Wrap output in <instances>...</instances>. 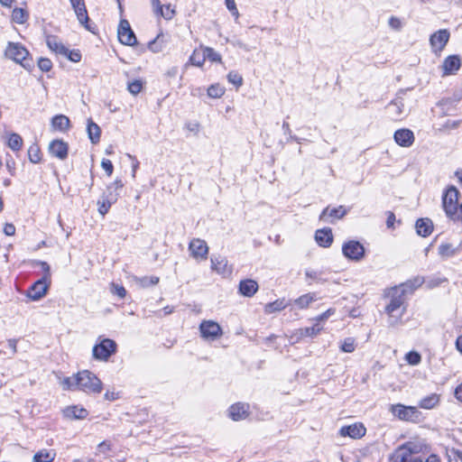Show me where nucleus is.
Listing matches in <instances>:
<instances>
[{
	"label": "nucleus",
	"mask_w": 462,
	"mask_h": 462,
	"mask_svg": "<svg viewBox=\"0 0 462 462\" xmlns=\"http://www.w3.org/2000/svg\"><path fill=\"white\" fill-rule=\"evenodd\" d=\"M226 8L236 17L238 16V11L236 6L235 0H226Z\"/></svg>",
	"instance_id": "13d9d810"
},
{
	"label": "nucleus",
	"mask_w": 462,
	"mask_h": 462,
	"mask_svg": "<svg viewBox=\"0 0 462 462\" xmlns=\"http://www.w3.org/2000/svg\"><path fill=\"white\" fill-rule=\"evenodd\" d=\"M249 405L244 402H237L233 404L229 410V417L233 420H245L249 415Z\"/></svg>",
	"instance_id": "dca6fc26"
},
{
	"label": "nucleus",
	"mask_w": 462,
	"mask_h": 462,
	"mask_svg": "<svg viewBox=\"0 0 462 462\" xmlns=\"http://www.w3.org/2000/svg\"><path fill=\"white\" fill-rule=\"evenodd\" d=\"M341 351L345 353H352L356 349L355 339L352 337L346 338L340 346Z\"/></svg>",
	"instance_id": "a18cd8bd"
},
{
	"label": "nucleus",
	"mask_w": 462,
	"mask_h": 462,
	"mask_svg": "<svg viewBox=\"0 0 462 462\" xmlns=\"http://www.w3.org/2000/svg\"><path fill=\"white\" fill-rule=\"evenodd\" d=\"M455 397L462 402V383L455 390Z\"/></svg>",
	"instance_id": "774afa93"
},
{
	"label": "nucleus",
	"mask_w": 462,
	"mask_h": 462,
	"mask_svg": "<svg viewBox=\"0 0 462 462\" xmlns=\"http://www.w3.org/2000/svg\"><path fill=\"white\" fill-rule=\"evenodd\" d=\"M225 94V88L219 84L211 85L208 88V95L212 98H219Z\"/></svg>",
	"instance_id": "ea45409f"
},
{
	"label": "nucleus",
	"mask_w": 462,
	"mask_h": 462,
	"mask_svg": "<svg viewBox=\"0 0 462 462\" xmlns=\"http://www.w3.org/2000/svg\"><path fill=\"white\" fill-rule=\"evenodd\" d=\"M46 43L50 50L57 54L62 55L67 51V47L55 35L47 36Z\"/></svg>",
	"instance_id": "a878e982"
},
{
	"label": "nucleus",
	"mask_w": 462,
	"mask_h": 462,
	"mask_svg": "<svg viewBox=\"0 0 462 462\" xmlns=\"http://www.w3.org/2000/svg\"><path fill=\"white\" fill-rule=\"evenodd\" d=\"M458 198L459 191L454 186H449L442 196V206L447 217L454 221H458Z\"/></svg>",
	"instance_id": "f03ea898"
},
{
	"label": "nucleus",
	"mask_w": 462,
	"mask_h": 462,
	"mask_svg": "<svg viewBox=\"0 0 462 462\" xmlns=\"http://www.w3.org/2000/svg\"><path fill=\"white\" fill-rule=\"evenodd\" d=\"M35 264L42 267V271L45 273V275L42 279L35 282L27 290L26 296L32 300H39L43 296H45L48 290L46 280L48 277H50V265L46 262L42 261L35 262Z\"/></svg>",
	"instance_id": "7ed1b4c3"
},
{
	"label": "nucleus",
	"mask_w": 462,
	"mask_h": 462,
	"mask_svg": "<svg viewBox=\"0 0 462 462\" xmlns=\"http://www.w3.org/2000/svg\"><path fill=\"white\" fill-rule=\"evenodd\" d=\"M87 132L92 143L97 144L99 143L101 129L98 125L94 123L90 118L88 120Z\"/></svg>",
	"instance_id": "c85d7f7f"
},
{
	"label": "nucleus",
	"mask_w": 462,
	"mask_h": 462,
	"mask_svg": "<svg viewBox=\"0 0 462 462\" xmlns=\"http://www.w3.org/2000/svg\"><path fill=\"white\" fill-rule=\"evenodd\" d=\"M17 339L11 338L6 342L7 346L12 350V354L14 355L17 352Z\"/></svg>",
	"instance_id": "0e129e2a"
},
{
	"label": "nucleus",
	"mask_w": 462,
	"mask_h": 462,
	"mask_svg": "<svg viewBox=\"0 0 462 462\" xmlns=\"http://www.w3.org/2000/svg\"><path fill=\"white\" fill-rule=\"evenodd\" d=\"M28 158L32 163H39L41 162V150L37 144H32L29 147Z\"/></svg>",
	"instance_id": "4c0bfd02"
},
{
	"label": "nucleus",
	"mask_w": 462,
	"mask_h": 462,
	"mask_svg": "<svg viewBox=\"0 0 462 462\" xmlns=\"http://www.w3.org/2000/svg\"><path fill=\"white\" fill-rule=\"evenodd\" d=\"M112 292L113 294L117 295L121 299L125 298L126 295V290L125 289V287L116 283H112Z\"/></svg>",
	"instance_id": "864d4df0"
},
{
	"label": "nucleus",
	"mask_w": 462,
	"mask_h": 462,
	"mask_svg": "<svg viewBox=\"0 0 462 462\" xmlns=\"http://www.w3.org/2000/svg\"><path fill=\"white\" fill-rule=\"evenodd\" d=\"M227 79L231 84L235 85L236 88L241 87L243 84V78L236 71H230L227 74Z\"/></svg>",
	"instance_id": "49530a36"
},
{
	"label": "nucleus",
	"mask_w": 462,
	"mask_h": 462,
	"mask_svg": "<svg viewBox=\"0 0 462 462\" xmlns=\"http://www.w3.org/2000/svg\"><path fill=\"white\" fill-rule=\"evenodd\" d=\"M323 272L322 271H314L310 269H307L305 271V275L307 278L311 279L317 282H325L327 279H324L322 277Z\"/></svg>",
	"instance_id": "a19ab883"
},
{
	"label": "nucleus",
	"mask_w": 462,
	"mask_h": 462,
	"mask_svg": "<svg viewBox=\"0 0 462 462\" xmlns=\"http://www.w3.org/2000/svg\"><path fill=\"white\" fill-rule=\"evenodd\" d=\"M61 385L63 390L82 391L90 395H98L103 390L101 380L88 370H82L72 376L65 377Z\"/></svg>",
	"instance_id": "f257e3e1"
},
{
	"label": "nucleus",
	"mask_w": 462,
	"mask_h": 462,
	"mask_svg": "<svg viewBox=\"0 0 462 462\" xmlns=\"http://www.w3.org/2000/svg\"><path fill=\"white\" fill-rule=\"evenodd\" d=\"M395 221V215L392 211L387 212L386 226L391 228L393 226Z\"/></svg>",
	"instance_id": "69168bd1"
},
{
	"label": "nucleus",
	"mask_w": 462,
	"mask_h": 462,
	"mask_svg": "<svg viewBox=\"0 0 462 462\" xmlns=\"http://www.w3.org/2000/svg\"><path fill=\"white\" fill-rule=\"evenodd\" d=\"M389 26L392 27L393 29L394 30H401L402 28V22L399 18L395 17V16H392L390 19H389Z\"/></svg>",
	"instance_id": "4d7b16f0"
},
{
	"label": "nucleus",
	"mask_w": 462,
	"mask_h": 462,
	"mask_svg": "<svg viewBox=\"0 0 462 462\" xmlns=\"http://www.w3.org/2000/svg\"><path fill=\"white\" fill-rule=\"evenodd\" d=\"M364 245L356 240H350L343 244L342 254L343 255L352 261L359 262L365 257Z\"/></svg>",
	"instance_id": "0eeeda50"
},
{
	"label": "nucleus",
	"mask_w": 462,
	"mask_h": 462,
	"mask_svg": "<svg viewBox=\"0 0 462 462\" xmlns=\"http://www.w3.org/2000/svg\"><path fill=\"white\" fill-rule=\"evenodd\" d=\"M29 18L28 12L23 8H14L12 13V20L15 23L23 24Z\"/></svg>",
	"instance_id": "72a5a7b5"
},
{
	"label": "nucleus",
	"mask_w": 462,
	"mask_h": 462,
	"mask_svg": "<svg viewBox=\"0 0 462 462\" xmlns=\"http://www.w3.org/2000/svg\"><path fill=\"white\" fill-rule=\"evenodd\" d=\"M459 252L458 247H454L453 245L446 243L441 244L439 246V254L443 259H448L449 257H452L456 255Z\"/></svg>",
	"instance_id": "7c9ffc66"
},
{
	"label": "nucleus",
	"mask_w": 462,
	"mask_h": 462,
	"mask_svg": "<svg viewBox=\"0 0 462 462\" xmlns=\"http://www.w3.org/2000/svg\"><path fill=\"white\" fill-rule=\"evenodd\" d=\"M289 304V301H287L284 298L278 299L273 302L267 303L264 306V312L267 314H272L276 311H281L284 310Z\"/></svg>",
	"instance_id": "c756f323"
},
{
	"label": "nucleus",
	"mask_w": 462,
	"mask_h": 462,
	"mask_svg": "<svg viewBox=\"0 0 462 462\" xmlns=\"http://www.w3.org/2000/svg\"><path fill=\"white\" fill-rule=\"evenodd\" d=\"M119 197V193L115 194H103L101 199L97 201L98 212L101 215H106L112 204L116 203Z\"/></svg>",
	"instance_id": "4be33fe9"
},
{
	"label": "nucleus",
	"mask_w": 462,
	"mask_h": 462,
	"mask_svg": "<svg viewBox=\"0 0 462 462\" xmlns=\"http://www.w3.org/2000/svg\"><path fill=\"white\" fill-rule=\"evenodd\" d=\"M461 67V60L458 55H450L447 57L442 64L443 74H455Z\"/></svg>",
	"instance_id": "a211bd4d"
},
{
	"label": "nucleus",
	"mask_w": 462,
	"mask_h": 462,
	"mask_svg": "<svg viewBox=\"0 0 462 462\" xmlns=\"http://www.w3.org/2000/svg\"><path fill=\"white\" fill-rule=\"evenodd\" d=\"M315 240L322 247H329L333 242L332 230L329 227L319 229L315 233Z\"/></svg>",
	"instance_id": "412c9836"
},
{
	"label": "nucleus",
	"mask_w": 462,
	"mask_h": 462,
	"mask_svg": "<svg viewBox=\"0 0 462 462\" xmlns=\"http://www.w3.org/2000/svg\"><path fill=\"white\" fill-rule=\"evenodd\" d=\"M63 414L68 419H84L88 416V412L84 408L69 406L63 410Z\"/></svg>",
	"instance_id": "cd10ccee"
},
{
	"label": "nucleus",
	"mask_w": 462,
	"mask_h": 462,
	"mask_svg": "<svg viewBox=\"0 0 462 462\" xmlns=\"http://www.w3.org/2000/svg\"><path fill=\"white\" fill-rule=\"evenodd\" d=\"M189 61L190 62V64H192L194 66H198V67L202 66L205 61L203 53L200 55L197 51H195L189 57Z\"/></svg>",
	"instance_id": "603ef678"
},
{
	"label": "nucleus",
	"mask_w": 462,
	"mask_h": 462,
	"mask_svg": "<svg viewBox=\"0 0 462 462\" xmlns=\"http://www.w3.org/2000/svg\"><path fill=\"white\" fill-rule=\"evenodd\" d=\"M424 282V278L421 276H417L411 280L407 281L406 282L400 285L399 288L405 289L407 292H412L417 288L420 287Z\"/></svg>",
	"instance_id": "473e14b6"
},
{
	"label": "nucleus",
	"mask_w": 462,
	"mask_h": 462,
	"mask_svg": "<svg viewBox=\"0 0 462 462\" xmlns=\"http://www.w3.org/2000/svg\"><path fill=\"white\" fill-rule=\"evenodd\" d=\"M390 462H423L407 444L399 447L390 457Z\"/></svg>",
	"instance_id": "1a4fd4ad"
},
{
	"label": "nucleus",
	"mask_w": 462,
	"mask_h": 462,
	"mask_svg": "<svg viewBox=\"0 0 462 462\" xmlns=\"http://www.w3.org/2000/svg\"><path fill=\"white\" fill-rule=\"evenodd\" d=\"M322 330V327L316 323L312 327L305 328L301 329V336L313 337L318 335Z\"/></svg>",
	"instance_id": "c03bdc74"
},
{
	"label": "nucleus",
	"mask_w": 462,
	"mask_h": 462,
	"mask_svg": "<svg viewBox=\"0 0 462 462\" xmlns=\"http://www.w3.org/2000/svg\"><path fill=\"white\" fill-rule=\"evenodd\" d=\"M450 33L447 29H441L430 35V43L434 53H439L447 45Z\"/></svg>",
	"instance_id": "f8f14e48"
},
{
	"label": "nucleus",
	"mask_w": 462,
	"mask_h": 462,
	"mask_svg": "<svg viewBox=\"0 0 462 462\" xmlns=\"http://www.w3.org/2000/svg\"><path fill=\"white\" fill-rule=\"evenodd\" d=\"M55 453L47 450H41L33 456V462H52Z\"/></svg>",
	"instance_id": "e433bc0d"
},
{
	"label": "nucleus",
	"mask_w": 462,
	"mask_h": 462,
	"mask_svg": "<svg viewBox=\"0 0 462 462\" xmlns=\"http://www.w3.org/2000/svg\"><path fill=\"white\" fill-rule=\"evenodd\" d=\"M212 269L220 274H227L231 273V269L227 265V260L225 257H211Z\"/></svg>",
	"instance_id": "393cba45"
},
{
	"label": "nucleus",
	"mask_w": 462,
	"mask_h": 462,
	"mask_svg": "<svg viewBox=\"0 0 462 462\" xmlns=\"http://www.w3.org/2000/svg\"><path fill=\"white\" fill-rule=\"evenodd\" d=\"M393 138L396 143L402 147H411L415 139L413 132L407 128L395 131Z\"/></svg>",
	"instance_id": "4468645a"
},
{
	"label": "nucleus",
	"mask_w": 462,
	"mask_h": 462,
	"mask_svg": "<svg viewBox=\"0 0 462 462\" xmlns=\"http://www.w3.org/2000/svg\"><path fill=\"white\" fill-rule=\"evenodd\" d=\"M405 359L411 365H419L421 361L420 355L416 351H411L406 354Z\"/></svg>",
	"instance_id": "8fccbe9b"
},
{
	"label": "nucleus",
	"mask_w": 462,
	"mask_h": 462,
	"mask_svg": "<svg viewBox=\"0 0 462 462\" xmlns=\"http://www.w3.org/2000/svg\"><path fill=\"white\" fill-rule=\"evenodd\" d=\"M315 300L316 298L314 293H307L296 299L294 300V304L297 305L300 309H305L309 307V305Z\"/></svg>",
	"instance_id": "f704fd0d"
},
{
	"label": "nucleus",
	"mask_w": 462,
	"mask_h": 462,
	"mask_svg": "<svg viewBox=\"0 0 462 462\" xmlns=\"http://www.w3.org/2000/svg\"><path fill=\"white\" fill-rule=\"evenodd\" d=\"M50 153L60 160H65L68 157L69 145L62 140H53L49 145Z\"/></svg>",
	"instance_id": "ddd939ff"
},
{
	"label": "nucleus",
	"mask_w": 462,
	"mask_h": 462,
	"mask_svg": "<svg viewBox=\"0 0 462 462\" xmlns=\"http://www.w3.org/2000/svg\"><path fill=\"white\" fill-rule=\"evenodd\" d=\"M118 40L122 44L134 46L137 44L136 36L127 20L122 19L117 29Z\"/></svg>",
	"instance_id": "6e6552de"
},
{
	"label": "nucleus",
	"mask_w": 462,
	"mask_h": 462,
	"mask_svg": "<svg viewBox=\"0 0 462 462\" xmlns=\"http://www.w3.org/2000/svg\"><path fill=\"white\" fill-rule=\"evenodd\" d=\"M332 314H334V310L332 309H328L327 311L323 312L322 314L319 315L317 318H316V320L317 321H324L326 320L327 319H328V317H330Z\"/></svg>",
	"instance_id": "e2e57ef3"
},
{
	"label": "nucleus",
	"mask_w": 462,
	"mask_h": 462,
	"mask_svg": "<svg viewBox=\"0 0 462 462\" xmlns=\"http://www.w3.org/2000/svg\"><path fill=\"white\" fill-rule=\"evenodd\" d=\"M101 166L105 170V171L107 173L108 176H111L113 173L114 166L110 160L108 159H103L101 162Z\"/></svg>",
	"instance_id": "6e6d98bb"
},
{
	"label": "nucleus",
	"mask_w": 462,
	"mask_h": 462,
	"mask_svg": "<svg viewBox=\"0 0 462 462\" xmlns=\"http://www.w3.org/2000/svg\"><path fill=\"white\" fill-rule=\"evenodd\" d=\"M38 67L43 72H49L52 69V62L48 58H40Z\"/></svg>",
	"instance_id": "3c124183"
},
{
	"label": "nucleus",
	"mask_w": 462,
	"mask_h": 462,
	"mask_svg": "<svg viewBox=\"0 0 462 462\" xmlns=\"http://www.w3.org/2000/svg\"><path fill=\"white\" fill-rule=\"evenodd\" d=\"M178 72H179V69L177 67H172L171 69H169L166 72H165V77L167 78H176V76L178 75Z\"/></svg>",
	"instance_id": "338daca9"
},
{
	"label": "nucleus",
	"mask_w": 462,
	"mask_h": 462,
	"mask_svg": "<svg viewBox=\"0 0 462 462\" xmlns=\"http://www.w3.org/2000/svg\"><path fill=\"white\" fill-rule=\"evenodd\" d=\"M160 38H161V34H158L154 40L151 41L148 43V49L154 53L160 52L163 49V44H162V42L160 40Z\"/></svg>",
	"instance_id": "37998d69"
},
{
	"label": "nucleus",
	"mask_w": 462,
	"mask_h": 462,
	"mask_svg": "<svg viewBox=\"0 0 462 462\" xmlns=\"http://www.w3.org/2000/svg\"><path fill=\"white\" fill-rule=\"evenodd\" d=\"M8 146L14 151L18 152L23 146V138L20 134L13 133L8 138Z\"/></svg>",
	"instance_id": "c9c22d12"
},
{
	"label": "nucleus",
	"mask_w": 462,
	"mask_h": 462,
	"mask_svg": "<svg viewBox=\"0 0 462 462\" xmlns=\"http://www.w3.org/2000/svg\"><path fill=\"white\" fill-rule=\"evenodd\" d=\"M406 293L405 289L398 287L392 288L391 290V300L389 304L385 307V312L388 315L394 316V312L398 310L404 303V295Z\"/></svg>",
	"instance_id": "9d476101"
},
{
	"label": "nucleus",
	"mask_w": 462,
	"mask_h": 462,
	"mask_svg": "<svg viewBox=\"0 0 462 462\" xmlns=\"http://www.w3.org/2000/svg\"><path fill=\"white\" fill-rule=\"evenodd\" d=\"M258 290V283L251 279L243 280L239 283V292L245 297H252Z\"/></svg>",
	"instance_id": "5701e85b"
},
{
	"label": "nucleus",
	"mask_w": 462,
	"mask_h": 462,
	"mask_svg": "<svg viewBox=\"0 0 462 462\" xmlns=\"http://www.w3.org/2000/svg\"><path fill=\"white\" fill-rule=\"evenodd\" d=\"M4 233L6 236H14L15 234V226L12 223H6L4 227Z\"/></svg>",
	"instance_id": "680f3d73"
},
{
	"label": "nucleus",
	"mask_w": 462,
	"mask_h": 462,
	"mask_svg": "<svg viewBox=\"0 0 462 462\" xmlns=\"http://www.w3.org/2000/svg\"><path fill=\"white\" fill-rule=\"evenodd\" d=\"M116 350L117 345L116 341L105 338L99 344L94 346L92 355L97 360L107 361L112 355L116 354Z\"/></svg>",
	"instance_id": "423d86ee"
},
{
	"label": "nucleus",
	"mask_w": 462,
	"mask_h": 462,
	"mask_svg": "<svg viewBox=\"0 0 462 462\" xmlns=\"http://www.w3.org/2000/svg\"><path fill=\"white\" fill-rule=\"evenodd\" d=\"M190 254L195 258H206L208 253V247L207 243L199 238H194L191 240L189 245Z\"/></svg>",
	"instance_id": "2eb2a0df"
},
{
	"label": "nucleus",
	"mask_w": 462,
	"mask_h": 462,
	"mask_svg": "<svg viewBox=\"0 0 462 462\" xmlns=\"http://www.w3.org/2000/svg\"><path fill=\"white\" fill-rule=\"evenodd\" d=\"M67 57L72 62H79L81 60V53L79 50H69L67 48L65 53L62 54Z\"/></svg>",
	"instance_id": "09e8293b"
},
{
	"label": "nucleus",
	"mask_w": 462,
	"mask_h": 462,
	"mask_svg": "<svg viewBox=\"0 0 462 462\" xmlns=\"http://www.w3.org/2000/svg\"><path fill=\"white\" fill-rule=\"evenodd\" d=\"M158 14L163 16L167 20H171L174 16L175 11L171 8L170 5H168L165 6V10L163 9V6H162V12H158Z\"/></svg>",
	"instance_id": "5fc2aeb1"
},
{
	"label": "nucleus",
	"mask_w": 462,
	"mask_h": 462,
	"mask_svg": "<svg viewBox=\"0 0 462 462\" xmlns=\"http://www.w3.org/2000/svg\"><path fill=\"white\" fill-rule=\"evenodd\" d=\"M439 402V396L437 393H431L422 398L419 402V407L422 409H433Z\"/></svg>",
	"instance_id": "2f4dec72"
},
{
	"label": "nucleus",
	"mask_w": 462,
	"mask_h": 462,
	"mask_svg": "<svg viewBox=\"0 0 462 462\" xmlns=\"http://www.w3.org/2000/svg\"><path fill=\"white\" fill-rule=\"evenodd\" d=\"M51 126L54 130L66 132L70 126V121L64 115H57L51 119Z\"/></svg>",
	"instance_id": "bb28decb"
},
{
	"label": "nucleus",
	"mask_w": 462,
	"mask_h": 462,
	"mask_svg": "<svg viewBox=\"0 0 462 462\" xmlns=\"http://www.w3.org/2000/svg\"><path fill=\"white\" fill-rule=\"evenodd\" d=\"M201 337L205 339L215 340L223 334L221 327L213 320H203L199 326Z\"/></svg>",
	"instance_id": "9b49d317"
},
{
	"label": "nucleus",
	"mask_w": 462,
	"mask_h": 462,
	"mask_svg": "<svg viewBox=\"0 0 462 462\" xmlns=\"http://www.w3.org/2000/svg\"><path fill=\"white\" fill-rule=\"evenodd\" d=\"M159 282V277L157 276H144L139 279V283L142 287L146 288L155 285Z\"/></svg>",
	"instance_id": "de8ad7c7"
},
{
	"label": "nucleus",
	"mask_w": 462,
	"mask_h": 462,
	"mask_svg": "<svg viewBox=\"0 0 462 462\" xmlns=\"http://www.w3.org/2000/svg\"><path fill=\"white\" fill-rule=\"evenodd\" d=\"M415 227L419 236L427 237L433 231V223L430 218H420L416 221Z\"/></svg>",
	"instance_id": "b1692460"
},
{
	"label": "nucleus",
	"mask_w": 462,
	"mask_h": 462,
	"mask_svg": "<svg viewBox=\"0 0 462 462\" xmlns=\"http://www.w3.org/2000/svg\"><path fill=\"white\" fill-rule=\"evenodd\" d=\"M97 449L100 453L106 454L111 449V444L106 440L102 441L100 444H98Z\"/></svg>",
	"instance_id": "bf43d9fd"
},
{
	"label": "nucleus",
	"mask_w": 462,
	"mask_h": 462,
	"mask_svg": "<svg viewBox=\"0 0 462 462\" xmlns=\"http://www.w3.org/2000/svg\"><path fill=\"white\" fill-rule=\"evenodd\" d=\"M347 214V209L344 206H338L337 208H325L320 216L319 220L326 221V217H329L333 219H341Z\"/></svg>",
	"instance_id": "aec40b11"
},
{
	"label": "nucleus",
	"mask_w": 462,
	"mask_h": 462,
	"mask_svg": "<svg viewBox=\"0 0 462 462\" xmlns=\"http://www.w3.org/2000/svg\"><path fill=\"white\" fill-rule=\"evenodd\" d=\"M5 55L27 69L32 67V64L27 60L29 51L19 42H8Z\"/></svg>",
	"instance_id": "39448f33"
},
{
	"label": "nucleus",
	"mask_w": 462,
	"mask_h": 462,
	"mask_svg": "<svg viewBox=\"0 0 462 462\" xmlns=\"http://www.w3.org/2000/svg\"><path fill=\"white\" fill-rule=\"evenodd\" d=\"M105 400L106 401H116L117 399H119V393L117 392H115V391H106V393H105Z\"/></svg>",
	"instance_id": "052dcab7"
},
{
	"label": "nucleus",
	"mask_w": 462,
	"mask_h": 462,
	"mask_svg": "<svg viewBox=\"0 0 462 462\" xmlns=\"http://www.w3.org/2000/svg\"><path fill=\"white\" fill-rule=\"evenodd\" d=\"M392 414L401 420L418 423L421 420V412L414 406H405L402 403L392 404L389 408Z\"/></svg>",
	"instance_id": "20e7f679"
},
{
	"label": "nucleus",
	"mask_w": 462,
	"mask_h": 462,
	"mask_svg": "<svg viewBox=\"0 0 462 462\" xmlns=\"http://www.w3.org/2000/svg\"><path fill=\"white\" fill-rule=\"evenodd\" d=\"M339 432L344 437L348 436L352 439H360L365 436L366 430L362 423H355L342 427Z\"/></svg>",
	"instance_id": "f3484780"
},
{
	"label": "nucleus",
	"mask_w": 462,
	"mask_h": 462,
	"mask_svg": "<svg viewBox=\"0 0 462 462\" xmlns=\"http://www.w3.org/2000/svg\"><path fill=\"white\" fill-rule=\"evenodd\" d=\"M204 60L206 59L209 60L212 62H220L221 61V55L217 52L213 48L206 47L202 51Z\"/></svg>",
	"instance_id": "58836bf2"
},
{
	"label": "nucleus",
	"mask_w": 462,
	"mask_h": 462,
	"mask_svg": "<svg viewBox=\"0 0 462 462\" xmlns=\"http://www.w3.org/2000/svg\"><path fill=\"white\" fill-rule=\"evenodd\" d=\"M77 18L80 24H82L88 31L95 32L96 25L89 23V17L86 8L85 2L79 6L73 8Z\"/></svg>",
	"instance_id": "6ab92c4d"
},
{
	"label": "nucleus",
	"mask_w": 462,
	"mask_h": 462,
	"mask_svg": "<svg viewBox=\"0 0 462 462\" xmlns=\"http://www.w3.org/2000/svg\"><path fill=\"white\" fill-rule=\"evenodd\" d=\"M143 88V83L140 79H135L132 82H129L127 85L128 91L134 96L139 94L142 91Z\"/></svg>",
	"instance_id": "79ce46f5"
}]
</instances>
